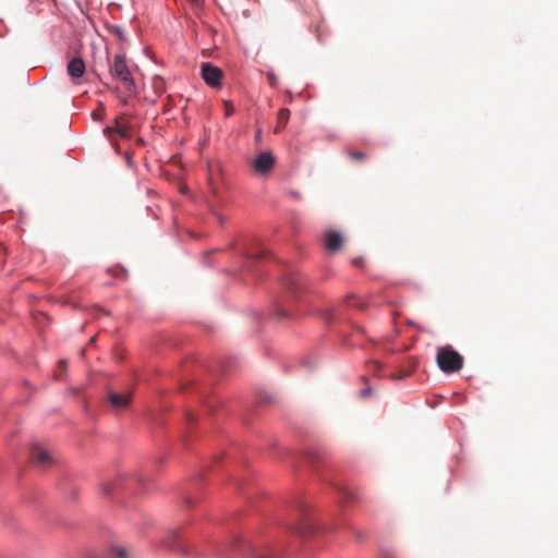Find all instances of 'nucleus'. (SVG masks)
<instances>
[{"mask_svg": "<svg viewBox=\"0 0 558 558\" xmlns=\"http://www.w3.org/2000/svg\"><path fill=\"white\" fill-rule=\"evenodd\" d=\"M267 78H268V82L271 86H277V83H278V80L276 77V75L272 73V72H268L267 73Z\"/></svg>", "mask_w": 558, "mask_h": 558, "instance_id": "obj_20", "label": "nucleus"}, {"mask_svg": "<svg viewBox=\"0 0 558 558\" xmlns=\"http://www.w3.org/2000/svg\"><path fill=\"white\" fill-rule=\"evenodd\" d=\"M31 458L35 464L43 468L50 465L52 462L50 453L46 449L37 445L32 447Z\"/></svg>", "mask_w": 558, "mask_h": 558, "instance_id": "obj_7", "label": "nucleus"}, {"mask_svg": "<svg viewBox=\"0 0 558 558\" xmlns=\"http://www.w3.org/2000/svg\"><path fill=\"white\" fill-rule=\"evenodd\" d=\"M66 70L72 80L81 78L86 70L85 62L80 57L72 58L68 63Z\"/></svg>", "mask_w": 558, "mask_h": 558, "instance_id": "obj_8", "label": "nucleus"}, {"mask_svg": "<svg viewBox=\"0 0 558 558\" xmlns=\"http://www.w3.org/2000/svg\"><path fill=\"white\" fill-rule=\"evenodd\" d=\"M410 376V372H401L398 374H391L390 377L395 380H401Z\"/></svg>", "mask_w": 558, "mask_h": 558, "instance_id": "obj_16", "label": "nucleus"}, {"mask_svg": "<svg viewBox=\"0 0 558 558\" xmlns=\"http://www.w3.org/2000/svg\"><path fill=\"white\" fill-rule=\"evenodd\" d=\"M187 420H189V421H193V420H194V416H193V414H192V413H187Z\"/></svg>", "mask_w": 558, "mask_h": 558, "instance_id": "obj_28", "label": "nucleus"}, {"mask_svg": "<svg viewBox=\"0 0 558 558\" xmlns=\"http://www.w3.org/2000/svg\"><path fill=\"white\" fill-rule=\"evenodd\" d=\"M111 76L119 80L128 92H132L135 87L131 71L126 64L125 58L116 54L109 65Z\"/></svg>", "mask_w": 558, "mask_h": 558, "instance_id": "obj_2", "label": "nucleus"}, {"mask_svg": "<svg viewBox=\"0 0 558 558\" xmlns=\"http://www.w3.org/2000/svg\"><path fill=\"white\" fill-rule=\"evenodd\" d=\"M111 558H128V553L122 547H114L110 553Z\"/></svg>", "mask_w": 558, "mask_h": 558, "instance_id": "obj_13", "label": "nucleus"}, {"mask_svg": "<svg viewBox=\"0 0 558 558\" xmlns=\"http://www.w3.org/2000/svg\"><path fill=\"white\" fill-rule=\"evenodd\" d=\"M350 157L353 160H364L366 158V155L361 151H354V153H350Z\"/></svg>", "mask_w": 558, "mask_h": 558, "instance_id": "obj_17", "label": "nucleus"}, {"mask_svg": "<svg viewBox=\"0 0 558 558\" xmlns=\"http://www.w3.org/2000/svg\"><path fill=\"white\" fill-rule=\"evenodd\" d=\"M155 88L159 92H163L165 90V81L160 77H156L155 78Z\"/></svg>", "mask_w": 558, "mask_h": 558, "instance_id": "obj_15", "label": "nucleus"}, {"mask_svg": "<svg viewBox=\"0 0 558 558\" xmlns=\"http://www.w3.org/2000/svg\"><path fill=\"white\" fill-rule=\"evenodd\" d=\"M202 76L208 85L217 87L220 85L222 71L211 63L206 62L202 64Z\"/></svg>", "mask_w": 558, "mask_h": 558, "instance_id": "obj_6", "label": "nucleus"}, {"mask_svg": "<svg viewBox=\"0 0 558 558\" xmlns=\"http://www.w3.org/2000/svg\"><path fill=\"white\" fill-rule=\"evenodd\" d=\"M436 362L444 373H456L463 367V357L450 345L440 347L437 351Z\"/></svg>", "mask_w": 558, "mask_h": 558, "instance_id": "obj_1", "label": "nucleus"}, {"mask_svg": "<svg viewBox=\"0 0 558 558\" xmlns=\"http://www.w3.org/2000/svg\"><path fill=\"white\" fill-rule=\"evenodd\" d=\"M108 401L112 411L119 412L129 408L132 401V391L108 392Z\"/></svg>", "mask_w": 558, "mask_h": 558, "instance_id": "obj_5", "label": "nucleus"}, {"mask_svg": "<svg viewBox=\"0 0 558 558\" xmlns=\"http://www.w3.org/2000/svg\"><path fill=\"white\" fill-rule=\"evenodd\" d=\"M134 128L129 121V117L122 113L114 118L113 125L107 126L104 132L107 136L111 137L113 134H118L121 138H131L133 135Z\"/></svg>", "mask_w": 558, "mask_h": 558, "instance_id": "obj_3", "label": "nucleus"}, {"mask_svg": "<svg viewBox=\"0 0 558 558\" xmlns=\"http://www.w3.org/2000/svg\"><path fill=\"white\" fill-rule=\"evenodd\" d=\"M60 366L65 369L66 363L64 361H60Z\"/></svg>", "mask_w": 558, "mask_h": 558, "instance_id": "obj_27", "label": "nucleus"}, {"mask_svg": "<svg viewBox=\"0 0 558 558\" xmlns=\"http://www.w3.org/2000/svg\"><path fill=\"white\" fill-rule=\"evenodd\" d=\"M342 496L347 501H351L355 499L354 494L349 489H343Z\"/></svg>", "mask_w": 558, "mask_h": 558, "instance_id": "obj_18", "label": "nucleus"}, {"mask_svg": "<svg viewBox=\"0 0 558 558\" xmlns=\"http://www.w3.org/2000/svg\"><path fill=\"white\" fill-rule=\"evenodd\" d=\"M171 536L174 538L179 537V533L177 531L171 532Z\"/></svg>", "mask_w": 558, "mask_h": 558, "instance_id": "obj_24", "label": "nucleus"}, {"mask_svg": "<svg viewBox=\"0 0 558 558\" xmlns=\"http://www.w3.org/2000/svg\"><path fill=\"white\" fill-rule=\"evenodd\" d=\"M248 163L255 174L264 177L274 169L276 158L270 151H262L254 159L250 160Z\"/></svg>", "mask_w": 558, "mask_h": 558, "instance_id": "obj_4", "label": "nucleus"}, {"mask_svg": "<svg viewBox=\"0 0 558 558\" xmlns=\"http://www.w3.org/2000/svg\"><path fill=\"white\" fill-rule=\"evenodd\" d=\"M352 264H353L354 266H359V267H360V266H362V264H363V259H362V258H360V257H359V258H354V259L352 260Z\"/></svg>", "mask_w": 558, "mask_h": 558, "instance_id": "obj_22", "label": "nucleus"}, {"mask_svg": "<svg viewBox=\"0 0 558 558\" xmlns=\"http://www.w3.org/2000/svg\"><path fill=\"white\" fill-rule=\"evenodd\" d=\"M126 488V480L125 478H119L113 482H108L102 485V492L106 495H109L118 489H124Z\"/></svg>", "mask_w": 558, "mask_h": 558, "instance_id": "obj_10", "label": "nucleus"}, {"mask_svg": "<svg viewBox=\"0 0 558 558\" xmlns=\"http://www.w3.org/2000/svg\"><path fill=\"white\" fill-rule=\"evenodd\" d=\"M136 143L141 146L145 144L141 137L136 138Z\"/></svg>", "mask_w": 558, "mask_h": 558, "instance_id": "obj_25", "label": "nucleus"}, {"mask_svg": "<svg viewBox=\"0 0 558 558\" xmlns=\"http://www.w3.org/2000/svg\"><path fill=\"white\" fill-rule=\"evenodd\" d=\"M342 243H343V239L339 232L328 231L325 234V245L328 251H330L332 253L339 251Z\"/></svg>", "mask_w": 558, "mask_h": 558, "instance_id": "obj_9", "label": "nucleus"}, {"mask_svg": "<svg viewBox=\"0 0 558 558\" xmlns=\"http://www.w3.org/2000/svg\"><path fill=\"white\" fill-rule=\"evenodd\" d=\"M252 558H264L262 555L254 553L252 555Z\"/></svg>", "mask_w": 558, "mask_h": 558, "instance_id": "obj_26", "label": "nucleus"}, {"mask_svg": "<svg viewBox=\"0 0 558 558\" xmlns=\"http://www.w3.org/2000/svg\"><path fill=\"white\" fill-rule=\"evenodd\" d=\"M344 302L349 307H354L361 311H364L367 306L364 301L359 300L354 294L348 295Z\"/></svg>", "mask_w": 558, "mask_h": 558, "instance_id": "obj_12", "label": "nucleus"}, {"mask_svg": "<svg viewBox=\"0 0 558 558\" xmlns=\"http://www.w3.org/2000/svg\"><path fill=\"white\" fill-rule=\"evenodd\" d=\"M169 546H171L173 549L180 550V545L179 544H169Z\"/></svg>", "mask_w": 558, "mask_h": 558, "instance_id": "obj_23", "label": "nucleus"}, {"mask_svg": "<svg viewBox=\"0 0 558 558\" xmlns=\"http://www.w3.org/2000/svg\"><path fill=\"white\" fill-rule=\"evenodd\" d=\"M226 106V116L229 117L233 113V106L230 101H225Z\"/></svg>", "mask_w": 558, "mask_h": 558, "instance_id": "obj_21", "label": "nucleus"}, {"mask_svg": "<svg viewBox=\"0 0 558 558\" xmlns=\"http://www.w3.org/2000/svg\"><path fill=\"white\" fill-rule=\"evenodd\" d=\"M93 118H94V119H100V116H99V113L94 112V113H93Z\"/></svg>", "mask_w": 558, "mask_h": 558, "instance_id": "obj_29", "label": "nucleus"}, {"mask_svg": "<svg viewBox=\"0 0 558 558\" xmlns=\"http://www.w3.org/2000/svg\"><path fill=\"white\" fill-rule=\"evenodd\" d=\"M312 531H313V526L310 523H305L304 525H302L298 529V533L303 536L310 535L312 533Z\"/></svg>", "mask_w": 558, "mask_h": 558, "instance_id": "obj_14", "label": "nucleus"}, {"mask_svg": "<svg viewBox=\"0 0 558 558\" xmlns=\"http://www.w3.org/2000/svg\"><path fill=\"white\" fill-rule=\"evenodd\" d=\"M265 256H266V252L265 251H262V252L256 253V254H254V253L247 254V258L248 259H259V258H263Z\"/></svg>", "mask_w": 558, "mask_h": 558, "instance_id": "obj_19", "label": "nucleus"}, {"mask_svg": "<svg viewBox=\"0 0 558 558\" xmlns=\"http://www.w3.org/2000/svg\"><path fill=\"white\" fill-rule=\"evenodd\" d=\"M289 118L290 110L287 108L280 109L277 117V126L275 129V132H279L280 130H282L287 125Z\"/></svg>", "mask_w": 558, "mask_h": 558, "instance_id": "obj_11", "label": "nucleus"}]
</instances>
